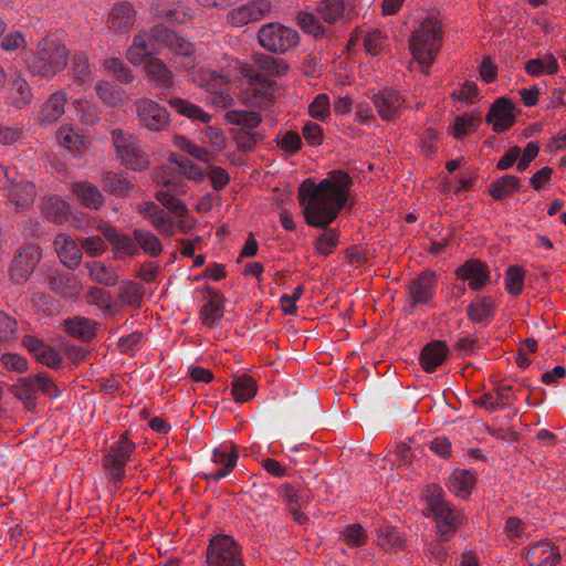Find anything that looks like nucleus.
<instances>
[{
	"label": "nucleus",
	"instance_id": "1",
	"mask_svg": "<svg viewBox=\"0 0 566 566\" xmlns=\"http://www.w3.org/2000/svg\"><path fill=\"white\" fill-rule=\"evenodd\" d=\"M352 177L342 170H332L318 184L312 178L305 179L298 187V202L303 208L306 223L325 229L345 207Z\"/></svg>",
	"mask_w": 566,
	"mask_h": 566
},
{
	"label": "nucleus",
	"instance_id": "2",
	"mask_svg": "<svg viewBox=\"0 0 566 566\" xmlns=\"http://www.w3.org/2000/svg\"><path fill=\"white\" fill-rule=\"evenodd\" d=\"M443 41L442 23L439 19L430 17L423 20L412 32L410 38V52L423 74H429Z\"/></svg>",
	"mask_w": 566,
	"mask_h": 566
},
{
	"label": "nucleus",
	"instance_id": "3",
	"mask_svg": "<svg viewBox=\"0 0 566 566\" xmlns=\"http://www.w3.org/2000/svg\"><path fill=\"white\" fill-rule=\"evenodd\" d=\"M22 59L32 75L52 78L67 65L69 51L54 40L44 38L34 51L24 52Z\"/></svg>",
	"mask_w": 566,
	"mask_h": 566
},
{
	"label": "nucleus",
	"instance_id": "4",
	"mask_svg": "<svg viewBox=\"0 0 566 566\" xmlns=\"http://www.w3.org/2000/svg\"><path fill=\"white\" fill-rule=\"evenodd\" d=\"M443 490L436 484L428 485L423 491L426 516H432L441 526L458 528L463 525L464 515L461 511L448 505L444 501Z\"/></svg>",
	"mask_w": 566,
	"mask_h": 566
},
{
	"label": "nucleus",
	"instance_id": "5",
	"mask_svg": "<svg viewBox=\"0 0 566 566\" xmlns=\"http://www.w3.org/2000/svg\"><path fill=\"white\" fill-rule=\"evenodd\" d=\"M258 40L260 45L268 52L285 54L297 46L300 35L291 27L279 22H270L259 29Z\"/></svg>",
	"mask_w": 566,
	"mask_h": 566
},
{
	"label": "nucleus",
	"instance_id": "6",
	"mask_svg": "<svg viewBox=\"0 0 566 566\" xmlns=\"http://www.w3.org/2000/svg\"><path fill=\"white\" fill-rule=\"evenodd\" d=\"M10 391L17 399L23 402L27 409H33L36 405L38 395L42 392L49 397H57L59 391L46 373H39L33 376L21 377L11 386Z\"/></svg>",
	"mask_w": 566,
	"mask_h": 566
},
{
	"label": "nucleus",
	"instance_id": "7",
	"mask_svg": "<svg viewBox=\"0 0 566 566\" xmlns=\"http://www.w3.org/2000/svg\"><path fill=\"white\" fill-rule=\"evenodd\" d=\"M191 76L198 86L210 92L211 103L217 107L226 108L233 104L231 78L228 75L212 70H199L192 72Z\"/></svg>",
	"mask_w": 566,
	"mask_h": 566
},
{
	"label": "nucleus",
	"instance_id": "8",
	"mask_svg": "<svg viewBox=\"0 0 566 566\" xmlns=\"http://www.w3.org/2000/svg\"><path fill=\"white\" fill-rule=\"evenodd\" d=\"M209 566H243L238 543L226 533H218L207 548Z\"/></svg>",
	"mask_w": 566,
	"mask_h": 566
},
{
	"label": "nucleus",
	"instance_id": "9",
	"mask_svg": "<svg viewBox=\"0 0 566 566\" xmlns=\"http://www.w3.org/2000/svg\"><path fill=\"white\" fill-rule=\"evenodd\" d=\"M112 139L118 157L127 168L140 171L148 167V160L136 137L117 128L112 132Z\"/></svg>",
	"mask_w": 566,
	"mask_h": 566
},
{
	"label": "nucleus",
	"instance_id": "10",
	"mask_svg": "<svg viewBox=\"0 0 566 566\" xmlns=\"http://www.w3.org/2000/svg\"><path fill=\"white\" fill-rule=\"evenodd\" d=\"M163 185L164 189L156 192V199L178 219L179 230L187 233L191 229L193 221L187 218V207L176 197L177 193H181L184 190L180 185L171 180H165Z\"/></svg>",
	"mask_w": 566,
	"mask_h": 566
},
{
	"label": "nucleus",
	"instance_id": "11",
	"mask_svg": "<svg viewBox=\"0 0 566 566\" xmlns=\"http://www.w3.org/2000/svg\"><path fill=\"white\" fill-rule=\"evenodd\" d=\"M136 117L140 127L150 132H163L169 125V113L165 106L150 98L135 102Z\"/></svg>",
	"mask_w": 566,
	"mask_h": 566
},
{
	"label": "nucleus",
	"instance_id": "12",
	"mask_svg": "<svg viewBox=\"0 0 566 566\" xmlns=\"http://www.w3.org/2000/svg\"><path fill=\"white\" fill-rule=\"evenodd\" d=\"M41 249L36 245H28L20 249L10 268L12 281L18 284L27 282L41 261Z\"/></svg>",
	"mask_w": 566,
	"mask_h": 566
},
{
	"label": "nucleus",
	"instance_id": "13",
	"mask_svg": "<svg viewBox=\"0 0 566 566\" xmlns=\"http://www.w3.org/2000/svg\"><path fill=\"white\" fill-rule=\"evenodd\" d=\"M272 10L270 0H253L239 8L230 10L227 14V21L231 27L242 28L251 22L264 18Z\"/></svg>",
	"mask_w": 566,
	"mask_h": 566
},
{
	"label": "nucleus",
	"instance_id": "14",
	"mask_svg": "<svg viewBox=\"0 0 566 566\" xmlns=\"http://www.w3.org/2000/svg\"><path fill=\"white\" fill-rule=\"evenodd\" d=\"M437 290V275L433 271H423L410 281L408 293L412 305H424L431 302Z\"/></svg>",
	"mask_w": 566,
	"mask_h": 566
},
{
	"label": "nucleus",
	"instance_id": "15",
	"mask_svg": "<svg viewBox=\"0 0 566 566\" xmlns=\"http://www.w3.org/2000/svg\"><path fill=\"white\" fill-rule=\"evenodd\" d=\"M513 109L514 106L510 99L500 97L491 105L486 114V122L492 125L494 132L503 133L515 123Z\"/></svg>",
	"mask_w": 566,
	"mask_h": 566
},
{
	"label": "nucleus",
	"instance_id": "16",
	"mask_svg": "<svg viewBox=\"0 0 566 566\" xmlns=\"http://www.w3.org/2000/svg\"><path fill=\"white\" fill-rule=\"evenodd\" d=\"M154 36L157 42L158 52L163 46H169L180 59L195 52L192 43L179 38L176 32L164 25L154 27Z\"/></svg>",
	"mask_w": 566,
	"mask_h": 566
},
{
	"label": "nucleus",
	"instance_id": "17",
	"mask_svg": "<svg viewBox=\"0 0 566 566\" xmlns=\"http://www.w3.org/2000/svg\"><path fill=\"white\" fill-rule=\"evenodd\" d=\"M458 279L468 282L472 291H479L490 280L488 265L479 260H469L455 271Z\"/></svg>",
	"mask_w": 566,
	"mask_h": 566
},
{
	"label": "nucleus",
	"instance_id": "18",
	"mask_svg": "<svg viewBox=\"0 0 566 566\" xmlns=\"http://www.w3.org/2000/svg\"><path fill=\"white\" fill-rule=\"evenodd\" d=\"M8 202L14 206L18 210L29 207L36 195L35 186L29 180H17L10 176V181L7 184Z\"/></svg>",
	"mask_w": 566,
	"mask_h": 566
},
{
	"label": "nucleus",
	"instance_id": "19",
	"mask_svg": "<svg viewBox=\"0 0 566 566\" xmlns=\"http://www.w3.org/2000/svg\"><path fill=\"white\" fill-rule=\"evenodd\" d=\"M238 458V453L232 444H220L212 452V461L217 465H220L221 469L209 472L206 474V478L213 482H218L226 478L237 465Z\"/></svg>",
	"mask_w": 566,
	"mask_h": 566
},
{
	"label": "nucleus",
	"instance_id": "20",
	"mask_svg": "<svg viewBox=\"0 0 566 566\" xmlns=\"http://www.w3.org/2000/svg\"><path fill=\"white\" fill-rule=\"evenodd\" d=\"M373 101L379 116L385 120L394 119L406 103L397 91L390 88H385L375 94Z\"/></svg>",
	"mask_w": 566,
	"mask_h": 566
},
{
	"label": "nucleus",
	"instance_id": "21",
	"mask_svg": "<svg viewBox=\"0 0 566 566\" xmlns=\"http://www.w3.org/2000/svg\"><path fill=\"white\" fill-rule=\"evenodd\" d=\"M158 53L157 42L154 36V28L150 32L135 35L133 45L127 50V59L130 63L138 65L145 57Z\"/></svg>",
	"mask_w": 566,
	"mask_h": 566
},
{
	"label": "nucleus",
	"instance_id": "22",
	"mask_svg": "<svg viewBox=\"0 0 566 566\" xmlns=\"http://www.w3.org/2000/svg\"><path fill=\"white\" fill-rule=\"evenodd\" d=\"M53 245L66 268L71 270L77 268L82 260V249L71 237L60 233L55 237Z\"/></svg>",
	"mask_w": 566,
	"mask_h": 566
},
{
	"label": "nucleus",
	"instance_id": "23",
	"mask_svg": "<svg viewBox=\"0 0 566 566\" xmlns=\"http://www.w3.org/2000/svg\"><path fill=\"white\" fill-rule=\"evenodd\" d=\"M449 356V348L444 342L433 340L427 344L420 354V364L426 373H433Z\"/></svg>",
	"mask_w": 566,
	"mask_h": 566
},
{
	"label": "nucleus",
	"instance_id": "24",
	"mask_svg": "<svg viewBox=\"0 0 566 566\" xmlns=\"http://www.w3.org/2000/svg\"><path fill=\"white\" fill-rule=\"evenodd\" d=\"M135 21V11L130 3L116 4L108 17V29L115 34H126Z\"/></svg>",
	"mask_w": 566,
	"mask_h": 566
},
{
	"label": "nucleus",
	"instance_id": "25",
	"mask_svg": "<svg viewBox=\"0 0 566 566\" xmlns=\"http://www.w3.org/2000/svg\"><path fill=\"white\" fill-rule=\"evenodd\" d=\"M526 559L531 566H554L560 555L551 541L543 539L527 551Z\"/></svg>",
	"mask_w": 566,
	"mask_h": 566
},
{
	"label": "nucleus",
	"instance_id": "26",
	"mask_svg": "<svg viewBox=\"0 0 566 566\" xmlns=\"http://www.w3.org/2000/svg\"><path fill=\"white\" fill-rule=\"evenodd\" d=\"M98 230L120 255L133 256L138 254V245L135 238L132 239L126 234H122L108 224L99 226Z\"/></svg>",
	"mask_w": 566,
	"mask_h": 566
},
{
	"label": "nucleus",
	"instance_id": "27",
	"mask_svg": "<svg viewBox=\"0 0 566 566\" xmlns=\"http://www.w3.org/2000/svg\"><path fill=\"white\" fill-rule=\"evenodd\" d=\"M66 101L67 96L64 91L52 93L41 108L39 115L41 125L48 126L55 123L64 114Z\"/></svg>",
	"mask_w": 566,
	"mask_h": 566
},
{
	"label": "nucleus",
	"instance_id": "28",
	"mask_svg": "<svg viewBox=\"0 0 566 566\" xmlns=\"http://www.w3.org/2000/svg\"><path fill=\"white\" fill-rule=\"evenodd\" d=\"M9 98L19 109L29 105L32 101V88L21 72H15L9 80Z\"/></svg>",
	"mask_w": 566,
	"mask_h": 566
},
{
	"label": "nucleus",
	"instance_id": "29",
	"mask_svg": "<svg viewBox=\"0 0 566 566\" xmlns=\"http://www.w3.org/2000/svg\"><path fill=\"white\" fill-rule=\"evenodd\" d=\"M237 71L238 76L247 80L248 84L254 88L255 95L262 98H266L271 95L274 84L272 80L264 77L247 64H239Z\"/></svg>",
	"mask_w": 566,
	"mask_h": 566
},
{
	"label": "nucleus",
	"instance_id": "30",
	"mask_svg": "<svg viewBox=\"0 0 566 566\" xmlns=\"http://www.w3.org/2000/svg\"><path fill=\"white\" fill-rule=\"evenodd\" d=\"M354 6L350 0H324L316 10L327 23H334L348 15Z\"/></svg>",
	"mask_w": 566,
	"mask_h": 566
},
{
	"label": "nucleus",
	"instance_id": "31",
	"mask_svg": "<svg viewBox=\"0 0 566 566\" xmlns=\"http://www.w3.org/2000/svg\"><path fill=\"white\" fill-rule=\"evenodd\" d=\"M73 193L76 198L88 209L97 210L104 203V196L102 192L90 182H74L71 186Z\"/></svg>",
	"mask_w": 566,
	"mask_h": 566
},
{
	"label": "nucleus",
	"instance_id": "32",
	"mask_svg": "<svg viewBox=\"0 0 566 566\" xmlns=\"http://www.w3.org/2000/svg\"><path fill=\"white\" fill-rule=\"evenodd\" d=\"M475 484V475L469 470L457 469L449 478V490L458 497L467 499Z\"/></svg>",
	"mask_w": 566,
	"mask_h": 566
},
{
	"label": "nucleus",
	"instance_id": "33",
	"mask_svg": "<svg viewBox=\"0 0 566 566\" xmlns=\"http://www.w3.org/2000/svg\"><path fill=\"white\" fill-rule=\"evenodd\" d=\"M521 187V179L513 175H504L491 182L489 192L494 200H503L513 196Z\"/></svg>",
	"mask_w": 566,
	"mask_h": 566
},
{
	"label": "nucleus",
	"instance_id": "34",
	"mask_svg": "<svg viewBox=\"0 0 566 566\" xmlns=\"http://www.w3.org/2000/svg\"><path fill=\"white\" fill-rule=\"evenodd\" d=\"M147 75L155 86L168 88L174 83V74L159 59L149 57L146 63Z\"/></svg>",
	"mask_w": 566,
	"mask_h": 566
},
{
	"label": "nucleus",
	"instance_id": "35",
	"mask_svg": "<svg viewBox=\"0 0 566 566\" xmlns=\"http://www.w3.org/2000/svg\"><path fill=\"white\" fill-rule=\"evenodd\" d=\"M224 300L212 292L208 302L202 306L200 316L205 325L213 327L218 325L223 316Z\"/></svg>",
	"mask_w": 566,
	"mask_h": 566
},
{
	"label": "nucleus",
	"instance_id": "36",
	"mask_svg": "<svg viewBox=\"0 0 566 566\" xmlns=\"http://www.w3.org/2000/svg\"><path fill=\"white\" fill-rule=\"evenodd\" d=\"M524 69L528 75L538 77L557 73L559 66L553 54H545L527 61Z\"/></svg>",
	"mask_w": 566,
	"mask_h": 566
},
{
	"label": "nucleus",
	"instance_id": "37",
	"mask_svg": "<svg viewBox=\"0 0 566 566\" xmlns=\"http://www.w3.org/2000/svg\"><path fill=\"white\" fill-rule=\"evenodd\" d=\"M227 123L235 125V128L254 130L261 122L262 117L254 111H228L224 115Z\"/></svg>",
	"mask_w": 566,
	"mask_h": 566
},
{
	"label": "nucleus",
	"instance_id": "38",
	"mask_svg": "<svg viewBox=\"0 0 566 566\" xmlns=\"http://www.w3.org/2000/svg\"><path fill=\"white\" fill-rule=\"evenodd\" d=\"M135 444L123 434L117 442L112 446L111 452L106 455V463H116V465H126L130 458Z\"/></svg>",
	"mask_w": 566,
	"mask_h": 566
},
{
	"label": "nucleus",
	"instance_id": "39",
	"mask_svg": "<svg viewBox=\"0 0 566 566\" xmlns=\"http://www.w3.org/2000/svg\"><path fill=\"white\" fill-rule=\"evenodd\" d=\"M495 301L491 296L481 297L468 307V316L474 323L488 321L494 313Z\"/></svg>",
	"mask_w": 566,
	"mask_h": 566
},
{
	"label": "nucleus",
	"instance_id": "40",
	"mask_svg": "<svg viewBox=\"0 0 566 566\" xmlns=\"http://www.w3.org/2000/svg\"><path fill=\"white\" fill-rule=\"evenodd\" d=\"M231 392L237 402H245L255 396L256 384L250 376H239L232 381Z\"/></svg>",
	"mask_w": 566,
	"mask_h": 566
},
{
	"label": "nucleus",
	"instance_id": "41",
	"mask_svg": "<svg viewBox=\"0 0 566 566\" xmlns=\"http://www.w3.org/2000/svg\"><path fill=\"white\" fill-rule=\"evenodd\" d=\"M67 332L84 342H90L95 337L96 323L88 318L76 317L66 323Z\"/></svg>",
	"mask_w": 566,
	"mask_h": 566
},
{
	"label": "nucleus",
	"instance_id": "42",
	"mask_svg": "<svg viewBox=\"0 0 566 566\" xmlns=\"http://www.w3.org/2000/svg\"><path fill=\"white\" fill-rule=\"evenodd\" d=\"M90 277L102 285L114 286L118 282L117 273L109 266L103 263L94 262L86 263Z\"/></svg>",
	"mask_w": 566,
	"mask_h": 566
},
{
	"label": "nucleus",
	"instance_id": "43",
	"mask_svg": "<svg viewBox=\"0 0 566 566\" xmlns=\"http://www.w3.org/2000/svg\"><path fill=\"white\" fill-rule=\"evenodd\" d=\"M169 104L181 115L201 123H209L211 115L206 113L200 106L191 104L182 98H172Z\"/></svg>",
	"mask_w": 566,
	"mask_h": 566
},
{
	"label": "nucleus",
	"instance_id": "44",
	"mask_svg": "<svg viewBox=\"0 0 566 566\" xmlns=\"http://www.w3.org/2000/svg\"><path fill=\"white\" fill-rule=\"evenodd\" d=\"M154 210L148 213V219L153 226L165 237H170L175 233L174 221L169 214L156 205H151Z\"/></svg>",
	"mask_w": 566,
	"mask_h": 566
},
{
	"label": "nucleus",
	"instance_id": "45",
	"mask_svg": "<svg viewBox=\"0 0 566 566\" xmlns=\"http://www.w3.org/2000/svg\"><path fill=\"white\" fill-rule=\"evenodd\" d=\"M134 238L138 249L142 248L144 252L151 256H157L161 253L163 245L160 240L151 232L136 229L134 230Z\"/></svg>",
	"mask_w": 566,
	"mask_h": 566
},
{
	"label": "nucleus",
	"instance_id": "46",
	"mask_svg": "<svg viewBox=\"0 0 566 566\" xmlns=\"http://www.w3.org/2000/svg\"><path fill=\"white\" fill-rule=\"evenodd\" d=\"M480 125V117L474 114H463L455 118L452 126V136L462 138L474 133Z\"/></svg>",
	"mask_w": 566,
	"mask_h": 566
},
{
	"label": "nucleus",
	"instance_id": "47",
	"mask_svg": "<svg viewBox=\"0 0 566 566\" xmlns=\"http://www.w3.org/2000/svg\"><path fill=\"white\" fill-rule=\"evenodd\" d=\"M130 182L120 175L108 171L103 176V188L114 196H125L129 191Z\"/></svg>",
	"mask_w": 566,
	"mask_h": 566
},
{
	"label": "nucleus",
	"instance_id": "48",
	"mask_svg": "<svg viewBox=\"0 0 566 566\" xmlns=\"http://www.w3.org/2000/svg\"><path fill=\"white\" fill-rule=\"evenodd\" d=\"M72 77L76 85H84L92 82V73L90 70L86 55L77 54L72 60Z\"/></svg>",
	"mask_w": 566,
	"mask_h": 566
},
{
	"label": "nucleus",
	"instance_id": "49",
	"mask_svg": "<svg viewBox=\"0 0 566 566\" xmlns=\"http://www.w3.org/2000/svg\"><path fill=\"white\" fill-rule=\"evenodd\" d=\"M297 22L301 29L315 36H323L326 32L325 27L319 19L312 12L301 11L297 13Z\"/></svg>",
	"mask_w": 566,
	"mask_h": 566
},
{
	"label": "nucleus",
	"instance_id": "50",
	"mask_svg": "<svg viewBox=\"0 0 566 566\" xmlns=\"http://www.w3.org/2000/svg\"><path fill=\"white\" fill-rule=\"evenodd\" d=\"M255 65L270 75L283 76L287 71V65L279 59L266 54H259L254 57Z\"/></svg>",
	"mask_w": 566,
	"mask_h": 566
},
{
	"label": "nucleus",
	"instance_id": "51",
	"mask_svg": "<svg viewBox=\"0 0 566 566\" xmlns=\"http://www.w3.org/2000/svg\"><path fill=\"white\" fill-rule=\"evenodd\" d=\"M28 40L25 34L20 30H12L9 32H4L2 39L0 40V48L6 52H15V51H27Z\"/></svg>",
	"mask_w": 566,
	"mask_h": 566
},
{
	"label": "nucleus",
	"instance_id": "52",
	"mask_svg": "<svg viewBox=\"0 0 566 566\" xmlns=\"http://www.w3.org/2000/svg\"><path fill=\"white\" fill-rule=\"evenodd\" d=\"M525 271L523 268L512 265L505 273V289L511 295H520L524 289Z\"/></svg>",
	"mask_w": 566,
	"mask_h": 566
},
{
	"label": "nucleus",
	"instance_id": "53",
	"mask_svg": "<svg viewBox=\"0 0 566 566\" xmlns=\"http://www.w3.org/2000/svg\"><path fill=\"white\" fill-rule=\"evenodd\" d=\"M232 136L239 149L251 151L254 146L262 139V135L255 130L232 128Z\"/></svg>",
	"mask_w": 566,
	"mask_h": 566
},
{
	"label": "nucleus",
	"instance_id": "54",
	"mask_svg": "<svg viewBox=\"0 0 566 566\" xmlns=\"http://www.w3.org/2000/svg\"><path fill=\"white\" fill-rule=\"evenodd\" d=\"M169 160L175 164L179 172L184 176H186L188 179L192 180H202L203 179V172L201 171L200 167H198L193 161L190 159L178 155V154H171Z\"/></svg>",
	"mask_w": 566,
	"mask_h": 566
},
{
	"label": "nucleus",
	"instance_id": "55",
	"mask_svg": "<svg viewBox=\"0 0 566 566\" xmlns=\"http://www.w3.org/2000/svg\"><path fill=\"white\" fill-rule=\"evenodd\" d=\"M480 88L473 81L463 82L451 93V97L463 104H474L479 99Z\"/></svg>",
	"mask_w": 566,
	"mask_h": 566
},
{
	"label": "nucleus",
	"instance_id": "56",
	"mask_svg": "<svg viewBox=\"0 0 566 566\" xmlns=\"http://www.w3.org/2000/svg\"><path fill=\"white\" fill-rule=\"evenodd\" d=\"M144 296L143 287L135 282H125L119 287L120 300L130 306H139Z\"/></svg>",
	"mask_w": 566,
	"mask_h": 566
},
{
	"label": "nucleus",
	"instance_id": "57",
	"mask_svg": "<svg viewBox=\"0 0 566 566\" xmlns=\"http://www.w3.org/2000/svg\"><path fill=\"white\" fill-rule=\"evenodd\" d=\"M104 65L120 83L129 84L133 82L134 75L122 60L111 57L105 60Z\"/></svg>",
	"mask_w": 566,
	"mask_h": 566
},
{
	"label": "nucleus",
	"instance_id": "58",
	"mask_svg": "<svg viewBox=\"0 0 566 566\" xmlns=\"http://www.w3.org/2000/svg\"><path fill=\"white\" fill-rule=\"evenodd\" d=\"M96 93L98 97L108 106H117L122 103V95L118 90H116L108 82H98L95 86Z\"/></svg>",
	"mask_w": 566,
	"mask_h": 566
},
{
	"label": "nucleus",
	"instance_id": "59",
	"mask_svg": "<svg viewBox=\"0 0 566 566\" xmlns=\"http://www.w3.org/2000/svg\"><path fill=\"white\" fill-rule=\"evenodd\" d=\"M85 298L88 304L98 306L99 308L111 310L114 306L111 293L99 287H92Z\"/></svg>",
	"mask_w": 566,
	"mask_h": 566
},
{
	"label": "nucleus",
	"instance_id": "60",
	"mask_svg": "<svg viewBox=\"0 0 566 566\" xmlns=\"http://www.w3.org/2000/svg\"><path fill=\"white\" fill-rule=\"evenodd\" d=\"M0 363L6 369L17 373H24L29 367L27 358L15 353L0 354Z\"/></svg>",
	"mask_w": 566,
	"mask_h": 566
},
{
	"label": "nucleus",
	"instance_id": "61",
	"mask_svg": "<svg viewBox=\"0 0 566 566\" xmlns=\"http://www.w3.org/2000/svg\"><path fill=\"white\" fill-rule=\"evenodd\" d=\"M18 323L10 315L0 312V342L9 343L15 339Z\"/></svg>",
	"mask_w": 566,
	"mask_h": 566
},
{
	"label": "nucleus",
	"instance_id": "62",
	"mask_svg": "<svg viewBox=\"0 0 566 566\" xmlns=\"http://www.w3.org/2000/svg\"><path fill=\"white\" fill-rule=\"evenodd\" d=\"M310 115L324 120L329 115V98L326 94H318L308 106Z\"/></svg>",
	"mask_w": 566,
	"mask_h": 566
},
{
	"label": "nucleus",
	"instance_id": "63",
	"mask_svg": "<svg viewBox=\"0 0 566 566\" xmlns=\"http://www.w3.org/2000/svg\"><path fill=\"white\" fill-rule=\"evenodd\" d=\"M73 275L57 270H51L48 273V283L52 291L64 292L71 284Z\"/></svg>",
	"mask_w": 566,
	"mask_h": 566
},
{
	"label": "nucleus",
	"instance_id": "64",
	"mask_svg": "<svg viewBox=\"0 0 566 566\" xmlns=\"http://www.w3.org/2000/svg\"><path fill=\"white\" fill-rule=\"evenodd\" d=\"M386 43V36L378 30L367 33L364 39V46L368 54L378 55Z\"/></svg>",
	"mask_w": 566,
	"mask_h": 566
}]
</instances>
